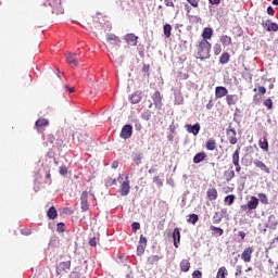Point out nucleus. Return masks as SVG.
I'll use <instances>...</instances> for the list:
<instances>
[{
    "label": "nucleus",
    "mask_w": 278,
    "mask_h": 278,
    "mask_svg": "<svg viewBox=\"0 0 278 278\" xmlns=\"http://www.w3.org/2000/svg\"><path fill=\"white\" fill-rule=\"evenodd\" d=\"M121 47V39L114 34L106 35V49L111 52L112 58L115 59V62L123 64V55L118 56V48Z\"/></svg>",
    "instance_id": "obj_1"
},
{
    "label": "nucleus",
    "mask_w": 278,
    "mask_h": 278,
    "mask_svg": "<svg viewBox=\"0 0 278 278\" xmlns=\"http://www.w3.org/2000/svg\"><path fill=\"white\" fill-rule=\"evenodd\" d=\"M211 49H212V43H210L205 39H202V41H200V43L198 45L197 58H199V60L210 59Z\"/></svg>",
    "instance_id": "obj_2"
},
{
    "label": "nucleus",
    "mask_w": 278,
    "mask_h": 278,
    "mask_svg": "<svg viewBox=\"0 0 278 278\" xmlns=\"http://www.w3.org/2000/svg\"><path fill=\"white\" fill-rule=\"evenodd\" d=\"M45 5L52 8L53 14H64V9H62V0H46Z\"/></svg>",
    "instance_id": "obj_3"
},
{
    "label": "nucleus",
    "mask_w": 278,
    "mask_h": 278,
    "mask_svg": "<svg viewBox=\"0 0 278 278\" xmlns=\"http://www.w3.org/2000/svg\"><path fill=\"white\" fill-rule=\"evenodd\" d=\"M134 134V127L129 124L123 126L122 131L119 134L123 140H129V137Z\"/></svg>",
    "instance_id": "obj_4"
},
{
    "label": "nucleus",
    "mask_w": 278,
    "mask_h": 278,
    "mask_svg": "<svg viewBox=\"0 0 278 278\" xmlns=\"http://www.w3.org/2000/svg\"><path fill=\"white\" fill-rule=\"evenodd\" d=\"M226 135L228 137L230 144H236L238 142V139L236 138V128L231 127V125L227 128Z\"/></svg>",
    "instance_id": "obj_5"
},
{
    "label": "nucleus",
    "mask_w": 278,
    "mask_h": 278,
    "mask_svg": "<svg viewBox=\"0 0 278 278\" xmlns=\"http://www.w3.org/2000/svg\"><path fill=\"white\" fill-rule=\"evenodd\" d=\"M80 207L83 212H88L90 210V204H88V192H83L80 197Z\"/></svg>",
    "instance_id": "obj_6"
},
{
    "label": "nucleus",
    "mask_w": 278,
    "mask_h": 278,
    "mask_svg": "<svg viewBox=\"0 0 278 278\" xmlns=\"http://www.w3.org/2000/svg\"><path fill=\"white\" fill-rule=\"evenodd\" d=\"M186 129L189 134L193 136H199V131H201V125L199 123L194 125H186Z\"/></svg>",
    "instance_id": "obj_7"
},
{
    "label": "nucleus",
    "mask_w": 278,
    "mask_h": 278,
    "mask_svg": "<svg viewBox=\"0 0 278 278\" xmlns=\"http://www.w3.org/2000/svg\"><path fill=\"white\" fill-rule=\"evenodd\" d=\"M125 40L130 47H136V45H138V36H136L135 34L126 35Z\"/></svg>",
    "instance_id": "obj_8"
},
{
    "label": "nucleus",
    "mask_w": 278,
    "mask_h": 278,
    "mask_svg": "<svg viewBox=\"0 0 278 278\" xmlns=\"http://www.w3.org/2000/svg\"><path fill=\"white\" fill-rule=\"evenodd\" d=\"M253 164L256 166V168H260L263 173L270 175V169L268 168V166H266V164H264V162L260 160H254Z\"/></svg>",
    "instance_id": "obj_9"
},
{
    "label": "nucleus",
    "mask_w": 278,
    "mask_h": 278,
    "mask_svg": "<svg viewBox=\"0 0 278 278\" xmlns=\"http://www.w3.org/2000/svg\"><path fill=\"white\" fill-rule=\"evenodd\" d=\"M228 92L229 91L225 87L219 86V87L215 88V97H216V99H223V97H227Z\"/></svg>",
    "instance_id": "obj_10"
},
{
    "label": "nucleus",
    "mask_w": 278,
    "mask_h": 278,
    "mask_svg": "<svg viewBox=\"0 0 278 278\" xmlns=\"http://www.w3.org/2000/svg\"><path fill=\"white\" fill-rule=\"evenodd\" d=\"M258 205H260V199L252 195L248 201V210H257Z\"/></svg>",
    "instance_id": "obj_11"
},
{
    "label": "nucleus",
    "mask_w": 278,
    "mask_h": 278,
    "mask_svg": "<svg viewBox=\"0 0 278 278\" xmlns=\"http://www.w3.org/2000/svg\"><path fill=\"white\" fill-rule=\"evenodd\" d=\"M173 240H174V247L176 249H179V244L177 242L181 241V232L179 231V228H175L173 231Z\"/></svg>",
    "instance_id": "obj_12"
},
{
    "label": "nucleus",
    "mask_w": 278,
    "mask_h": 278,
    "mask_svg": "<svg viewBox=\"0 0 278 278\" xmlns=\"http://www.w3.org/2000/svg\"><path fill=\"white\" fill-rule=\"evenodd\" d=\"M251 255H253V248H248L245 249L242 254H241V260H243V262H251Z\"/></svg>",
    "instance_id": "obj_13"
},
{
    "label": "nucleus",
    "mask_w": 278,
    "mask_h": 278,
    "mask_svg": "<svg viewBox=\"0 0 278 278\" xmlns=\"http://www.w3.org/2000/svg\"><path fill=\"white\" fill-rule=\"evenodd\" d=\"M153 103L155 108H162V96L160 94V91H155L152 96Z\"/></svg>",
    "instance_id": "obj_14"
},
{
    "label": "nucleus",
    "mask_w": 278,
    "mask_h": 278,
    "mask_svg": "<svg viewBox=\"0 0 278 278\" xmlns=\"http://www.w3.org/2000/svg\"><path fill=\"white\" fill-rule=\"evenodd\" d=\"M68 268H71V261L62 262L58 265L56 273L60 275L62 270H68Z\"/></svg>",
    "instance_id": "obj_15"
},
{
    "label": "nucleus",
    "mask_w": 278,
    "mask_h": 278,
    "mask_svg": "<svg viewBox=\"0 0 278 278\" xmlns=\"http://www.w3.org/2000/svg\"><path fill=\"white\" fill-rule=\"evenodd\" d=\"M129 190H131V187L129 186L128 180H126L122 184V189H121L122 197H127V194H129Z\"/></svg>",
    "instance_id": "obj_16"
},
{
    "label": "nucleus",
    "mask_w": 278,
    "mask_h": 278,
    "mask_svg": "<svg viewBox=\"0 0 278 278\" xmlns=\"http://www.w3.org/2000/svg\"><path fill=\"white\" fill-rule=\"evenodd\" d=\"M207 198L210 201H216L218 199V191L215 188L208 189Z\"/></svg>",
    "instance_id": "obj_17"
},
{
    "label": "nucleus",
    "mask_w": 278,
    "mask_h": 278,
    "mask_svg": "<svg viewBox=\"0 0 278 278\" xmlns=\"http://www.w3.org/2000/svg\"><path fill=\"white\" fill-rule=\"evenodd\" d=\"M131 103H140L142 101V92L136 91L131 97H130Z\"/></svg>",
    "instance_id": "obj_18"
},
{
    "label": "nucleus",
    "mask_w": 278,
    "mask_h": 278,
    "mask_svg": "<svg viewBox=\"0 0 278 278\" xmlns=\"http://www.w3.org/2000/svg\"><path fill=\"white\" fill-rule=\"evenodd\" d=\"M66 62L67 64H70V66H77L78 62H77V59L75 58V53L74 54L70 53L66 56Z\"/></svg>",
    "instance_id": "obj_19"
},
{
    "label": "nucleus",
    "mask_w": 278,
    "mask_h": 278,
    "mask_svg": "<svg viewBox=\"0 0 278 278\" xmlns=\"http://www.w3.org/2000/svg\"><path fill=\"white\" fill-rule=\"evenodd\" d=\"M205 157H206L205 152H200L194 155L193 162H194V164H201V162H203V160H205Z\"/></svg>",
    "instance_id": "obj_20"
},
{
    "label": "nucleus",
    "mask_w": 278,
    "mask_h": 278,
    "mask_svg": "<svg viewBox=\"0 0 278 278\" xmlns=\"http://www.w3.org/2000/svg\"><path fill=\"white\" fill-rule=\"evenodd\" d=\"M258 146L263 151L268 152V140L266 139V137L260 139Z\"/></svg>",
    "instance_id": "obj_21"
},
{
    "label": "nucleus",
    "mask_w": 278,
    "mask_h": 278,
    "mask_svg": "<svg viewBox=\"0 0 278 278\" xmlns=\"http://www.w3.org/2000/svg\"><path fill=\"white\" fill-rule=\"evenodd\" d=\"M180 269L182 270V273H188V270H190V261L182 260L180 262Z\"/></svg>",
    "instance_id": "obj_22"
},
{
    "label": "nucleus",
    "mask_w": 278,
    "mask_h": 278,
    "mask_svg": "<svg viewBox=\"0 0 278 278\" xmlns=\"http://www.w3.org/2000/svg\"><path fill=\"white\" fill-rule=\"evenodd\" d=\"M211 231H213V236H215L216 238L223 236V233H225V231L222 228H218L216 226H211L210 227Z\"/></svg>",
    "instance_id": "obj_23"
},
{
    "label": "nucleus",
    "mask_w": 278,
    "mask_h": 278,
    "mask_svg": "<svg viewBox=\"0 0 278 278\" xmlns=\"http://www.w3.org/2000/svg\"><path fill=\"white\" fill-rule=\"evenodd\" d=\"M48 218H50L51 220H54V218L58 217V211L55 210V206H51L49 210H48Z\"/></svg>",
    "instance_id": "obj_24"
},
{
    "label": "nucleus",
    "mask_w": 278,
    "mask_h": 278,
    "mask_svg": "<svg viewBox=\"0 0 278 278\" xmlns=\"http://www.w3.org/2000/svg\"><path fill=\"white\" fill-rule=\"evenodd\" d=\"M212 34H214L212 28H204L202 33L203 40H210L212 38Z\"/></svg>",
    "instance_id": "obj_25"
},
{
    "label": "nucleus",
    "mask_w": 278,
    "mask_h": 278,
    "mask_svg": "<svg viewBox=\"0 0 278 278\" xmlns=\"http://www.w3.org/2000/svg\"><path fill=\"white\" fill-rule=\"evenodd\" d=\"M206 149L207 151H214L216 149V140H214V138L206 141Z\"/></svg>",
    "instance_id": "obj_26"
},
{
    "label": "nucleus",
    "mask_w": 278,
    "mask_h": 278,
    "mask_svg": "<svg viewBox=\"0 0 278 278\" xmlns=\"http://www.w3.org/2000/svg\"><path fill=\"white\" fill-rule=\"evenodd\" d=\"M49 126V119L46 118H39L36 123H35V127H47Z\"/></svg>",
    "instance_id": "obj_27"
},
{
    "label": "nucleus",
    "mask_w": 278,
    "mask_h": 278,
    "mask_svg": "<svg viewBox=\"0 0 278 278\" xmlns=\"http://www.w3.org/2000/svg\"><path fill=\"white\" fill-rule=\"evenodd\" d=\"M165 38H170V31H173V26L170 24H165L163 27Z\"/></svg>",
    "instance_id": "obj_28"
},
{
    "label": "nucleus",
    "mask_w": 278,
    "mask_h": 278,
    "mask_svg": "<svg viewBox=\"0 0 278 278\" xmlns=\"http://www.w3.org/2000/svg\"><path fill=\"white\" fill-rule=\"evenodd\" d=\"M232 164H240V148H238L232 154Z\"/></svg>",
    "instance_id": "obj_29"
},
{
    "label": "nucleus",
    "mask_w": 278,
    "mask_h": 278,
    "mask_svg": "<svg viewBox=\"0 0 278 278\" xmlns=\"http://www.w3.org/2000/svg\"><path fill=\"white\" fill-rule=\"evenodd\" d=\"M229 53L224 52L219 58V64H228L229 63Z\"/></svg>",
    "instance_id": "obj_30"
},
{
    "label": "nucleus",
    "mask_w": 278,
    "mask_h": 278,
    "mask_svg": "<svg viewBox=\"0 0 278 278\" xmlns=\"http://www.w3.org/2000/svg\"><path fill=\"white\" fill-rule=\"evenodd\" d=\"M220 42L224 45V47H229V45H231V37L224 35L220 38Z\"/></svg>",
    "instance_id": "obj_31"
},
{
    "label": "nucleus",
    "mask_w": 278,
    "mask_h": 278,
    "mask_svg": "<svg viewBox=\"0 0 278 278\" xmlns=\"http://www.w3.org/2000/svg\"><path fill=\"white\" fill-rule=\"evenodd\" d=\"M265 26L267 27V31H277L278 25L275 23L267 22L265 23Z\"/></svg>",
    "instance_id": "obj_32"
},
{
    "label": "nucleus",
    "mask_w": 278,
    "mask_h": 278,
    "mask_svg": "<svg viewBox=\"0 0 278 278\" xmlns=\"http://www.w3.org/2000/svg\"><path fill=\"white\" fill-rule=\"evenodd\" d=\"M225 177H226L227 181H231V179H233V177H236V172H233V169H229V170L225 172Z\"/></svg>",
    "instance_id": "obj_33"
},
{
    "label": "nucleus",
    "mask_w": 278,
    "mask_h": 278,
    "mask_svg": "<svg viewBox=\"0 0 278 278\" xmlns=\"http://www.w3.org/2000/svg\"><path fill=\"white\" fill-rule=\"evenodd\" d=\"M134 162L136 166H140V164H142V154L140 153L135 154Z\"/></svg>",
    "instance_id": "obj_34"
},
{
    "label": "nucleus",
    "mask_w": 278,
    "mask_h": 278,
    "mask_svg": "<svg viewBox=\"0 0 278 278\" xmlns=\"http://www.w3.org/2000/svg\"><path fill=\"white\" fill-rule=\"evenodd\" d=\"M227 277V268L220 267L217 273V278H225Z\"/></svg>",
    "instance_id": "obj_35"
},
{
    "label": "nucleus",
    "mask_w": 278,
    "mask_h": 278,
    "mask_svg": "<svg viewBox=\"0 0 278 278\" xmlns=\"http://www.w3.org/2000/svg\"><path fill=\"white\" fill-rule=\"evenodd\" d=\"M233 201H236V195L230 194L225 198V203L228 205H233Z\"/></svg>",
    "instance_id": "obj_36"
},
{
    "label": "nucleus",
    "mask_w": 278,
    "mask_h": 278,
    "mask_svg": "<svg viewBox=\"0 0 278 278\" xmlns=\"http://www.w3.org/2000/svg\"><path fill=\"white\" fill-rule=\"evenodd\" d=\"M258 199L263 205H268V197L265 193H260Z\"/></svg>",
    "instance_id": "obj_37"
},
{
    "label": "nucleus",
    "mask_w": 278,
    "mask_h": 278,
    "mask_svg": "<svg viewBox=\"0 0 278 278\" xmlns=\"http://www.w3.org/2000/svg\"><path fill=\"white\" fill-rule=\"evenodd\" d=\"M220 220H223V216L220 215V213L216 212L213 216V223L215 225H218V223H220Z\"/></svg>",
    "instance_id": "obj_38"
},
{
    "label": "nucleus",
    "mask_w": 278,
    "mask_h": 278,
    "mask_svg": "<svg viewBox=\"0 0 278 278\" xmlns=\"http://www.w3.org/2000/svg\"><path fill=\"white\" fill-rule=\"evenodd\" d=\"M189 223H191L192 225H197V223H198V220H199V215H197V214H191L190 216H189Z\"/></svg>",
    "instance_id": "obj_39"
},
{
    "label": "nucleus",
    "mask_w": 278,
    "mask_h": 278,
    "mask_svg": "<svg viewBox=\"0 0 278 278\" xmlns=\"http://www.w3.org/2000/svg\"><path fill=\"white\" fill-rule=\"evenodd\" d=\"M153 181H154V184H156V186L159 188H162L164 186V181L162 179H160V176H154Z\"/></svg>",
    "instance_id": "obj_40"
},
{
    "label": "nucleus",
    "mask_w": 278,
    "mask_h": 278,
    "mask_svg": "<svg viewBox=\"0 0 278 278\" xmlns=\"http://www.w3.org/2000/svg\"><path fill=\"white\" fill-rule=\"evenodd\" d=\"M226 101L228 105H236V97L235 96H227Z\"/></svg>",
    "instance_id": "obj_41"
},
{
    "label": "nucleus",
    "mask_w": 278,
    "mask_h": 278,
    "mask_svg": "<svg viewBox=\"0 0 278 278\" xmlns=\"http://www.w3.org/2000/svg\"><path fill=\"white\" fill-rule=\"evenodd\" d=\"M215 55H220V51H223V48H220L219 43H216L213 48Z\"/></svg>",
    "instance_id": "obj_42"
},
{
    "label": "nucleus",
    "mask_w": 278,
    "mask_h": 278,
    "mask_svg": "<svg viewBox=\"0 0 278 278\" xmlns=\"http://www.w3.org/2000/svg\"><path fill=\"white\" fill-rule=\"evenodd\" d=\"M264 105L265 108H267L268 110H273V100L271 99H267L264 101Z\"/></svg>",
    "instance_id": "obj_43"
},
{
    "label": "nucleus",
    "mask_w": 278,
    "mask_h": 278,
    "mask_svg": "<svg viewBox=\"0 0 278 278\" xmlns=\"http://www.w3.org/2000/svg\"><path fill=\"white\" fill-rule=\"evenodd\" d=\"M146 245H138L137 247V255H142L144 253Z\"/></svg>",
    "instance_id": "obj_44"
},
{
    "label": "nucleus",
    "mask_w": 278,
    "mask_h": 278,
    "mask_svg": "<svg viewBox=\"0 0 278 278\" xmlns=\"http://www.w3.org/2000/svg\"><path fill=\"white\" fill-rule=\"evenodd\" d=\"M131 227H132L134 233H136L137 230L140 229V223L134 222L132 225H131Z\"/></svg>",
    "instance_id": "obj_45"
},
{
    "label": "nucleus",
    "mask_w": 278,
    "mask_h": 278,
    "mask_svg": "<svg viewBox=\"0 0 278 278\" xmlns=\"http://www.w3.org/2000/svg\"><path fill=\"white\" fill-rule=\"evenodd\" d=\"M59 173H60V175H66V173H68V168L66 166L62 165L59 168Z\"/></svg>",
    "instance_id": "obj_46"
},
{
    "label": "nucleus",
    "mask_w": 278,
    "mask_h": 278,
    "mask_svg": "<svg viewBox=\"0 0 278 278\" xmlns=\"http://www.w3.org/2000/svg\"><path fill=\"white\" fill-rule=\"evenodd\" d=\"M188 3H190V5H192V8H199V2L201 0H187Z\"/></svg>",
    "instance_id": "obj_47"
},
{
    "label": "nucleus",
    "mask_w": 278,
    "mask_h": 278,
    "mask_svg": "<svg viewBox=\"0 0 278 278\" xmlns=\"http://www.w3.org/2000/svg\"><path fill=\"white\" fill-rule=\"evenodd\" d=\"M139 244L142 247H147V239L144 236H140Z\"/></svg>",
    "instance_id": "obj_48"
},
{
    "label": "nucleus",
    "mask_w": 278,
    "mask_h": 278,
    "mask_svg": "<svg viewBox=\"0 0 278 278\" xmlns=\"http://www.w3.org/2000/svg\"><path fill=\"white\" fill-rule=\"evenodd\" d=\"M164 2L167 8H175V3L173 2V0H164Z\"/></svg>",
    "instance_id": "obj_49"
},
{
    "label": "nucleus",
    "mask_w": 278,
    "mask_h": 278,
    "mask_svg": "<svg viewBox=\"0 0 278 278\" xmlns=\"http://www.w3.org/2000/svg\"><path fill=\"white\" fill-rule=\"evenodd\" d=\"M150 262H151V264H155V262H160V256H157V255L151 256Z\"/></svg>",
    "instance_id": "obj_50"
},
{
    "label": "nucleus",
    "mask_w": 278,
    "mask_h": 278,
    "mask_svg": "<svg viewBox=\"0 0 278 278\" xmlns=\"http://www.w3.org/2000/svg\"><path fill=\"white\" fill-rule=\"evenodd\" d=\"M203 274H201V270H194L192 274L193 278H201Z\"/></svg>",
    "instance_id": "obj_51"
},
{
    "label": "nucleus",
    "mask_w": 278,
    "mask_h": 278,
    "mask_svg": "<svg viewBox=\"0 0 278 278\" xmlns=\"http://www.w3.org/2000/svg\"><path fill=\"white\" fill-rule=\"evenodd\" d=\"M267 14H269V16H275V9H273V7H268Z\"/></svg>",
    "instance_id": "obj_52"
},
{
    "label": "nucleus",
    "mask_w": 278,
    "mask_h": 278,
    "mask_svg": "<svg viewBox=\"0 0 278 278\" xmlns=\"http://www.w3.org/2000/svg\"><path fill=\"white\" fill-rule=\"evenodd\" d=\"M81 277V274H79V271H72L71 273V278H79Z\"/></svg>",
    "instance_id": "obj_53"
},
{
    "label": "nucleus",
    "mask_w": 278,
    "mask_h": 278,
    "mask_svg": "<svg viewBox=\"0 0 278 278\" xmlns=\"http://www.w3.org/2000/svg\"><path fill=\"white\" fill-rule=\"evenodd\" d=\"M66 228V226L64 225V223H60L58 224V231H64V229Z\"/></svg>",
    "instance_id": "obj_54"
},
{
    "label": "nucleus",
    "mask_w": 278,
    "mask_h": 278,
    "mask_svg": "<svg viewBox=\"0 0 278 278\" xmlns=\"http://www.w3.org/2000/svg\"><path fill=\"white\" fill-rule=\"evenodd\" d=\"M89 244L90 247H97V239L96 238L90 239Z\"/></svg>",
    "instance_id": "obj_55"
},
{
    "label": "nucleus",
    "mask_w": 278,
    "mask_h": 278,
    "mask_svg": "<svg viewBox=\"0 0 278 278\" xmlns=\"http://www.w3.org/2000/svg\"><path fill=\"white\" fill-rule=\"evenodd\" d=\"M236 277H238V275H242V266H237V271H236Z\"/></svg>",
    "instance_id": "obj_56"
},
{
    "label": "nucleus",
    "mask_w": 278,
    "mask_h": 278,
    "mask_svg": "<svg viewBox=\"0 0 278 278\" xmlns=\"http://www.w3.org/2000/svg\"><path fill=\"white\" fill-rule=\"evenodd\" d=\"M233 166H236V172L240 173L242 170V167L240 166V163H235Z\"/></svg>",
    "instance_id": "obj_57"
},
{
    "label": "nucleus",
    "mask_w": 278,
    "mask_h": 278,
    "mask_svg": "<svg viewBox=\"0 0 278 278\" xmlns=\"http://www.w3.org/2000/svg\"><path fill=\"white\" fill-rule=\"evenodd\" d=\"M258 92L261 94H266V87H258Z\"/></svg>",
    "instance_id": "obj_58"
},
{
    "label": "nucleus",
    "mask_w": 278,
    "mask_h": 278,
    "mask_svg": "<svg viewBox=\"0 0 278 278\" xmlns=\"http://www.w3.org/2000/svg\"><path fill=\"white\" fill-rule=\"evenodd\" d=\"M212 5H218L220 3V0H208Z\"/></svg>",
    "instance_id": "obj_59"
},
{
    "label": "nucleus",
    "mask_w": 278,
    "mask_h": 278,
    "mask_svg": "<svg viewBox=\"0 0 278 278\" xmlns=\"http://www.w3.org/2000/svg\"><path fill=\"white\" fill-rule=\"evenodd\" d=\"M239 236L242 240H244V238H247V233L244 231H239Z\"/></svg>",
    "instance_id": "obj_60"
},
{
    "label": "nucleus",
    "mask_w": 278,
    "mask_h": 278,
    "mask_svg": "<svg viewBox=\"0 0 278 278\" xmlns=\"http://www.w3.org/2000/svg\"><path fill=\"white\" fill-rule=\"evenodd\" d=\"M185 10H186L187 14H190V5L186 4Z\"/></svg>",
    "instance_id": "obj_61"
},
{
    "label": "nucleus",
    "mask_w": 278,
    "mask_h": 278,
    "mask_svg": "<svg viewBox=\"0 0 278 278\" xmlns=\"http://www.w3.org/2000/svg\"><path fill=\"white\" fill-rule=\"evenodd\" d=\"M112 168H118V162H114Z\"/></svg>",
    "instance_id": "obj_62"
},
{
    "label": "nucleus",
    "mask_w": 278,
    "mask_h": 278,
    "mask_svg": "<svg viewBox=\"0 0 278 278\" xmlns=\"http://www.w3.org/2000/svg\"><path fill=\"white\" fill-rule=\"evenodd\" d=\"M144 73L149 72V65H143Z\"/></svg>",
    "instance_id": "obj_63"
},
{
    "label": "nucleus",
    "mask_w": 278,
    "mask_h": 278,
    "mask_svg": "<svg viewBox=\"0 0 278 278\" xmlns=\"http://www.w3.org/2000/svg\"><path fill=\"white\" fill-rule=\"evenodd\" d=\"M273 5H278V0H273Z\"/></svg>",
    "instance_id": "obj_64"
}]
</instances>
